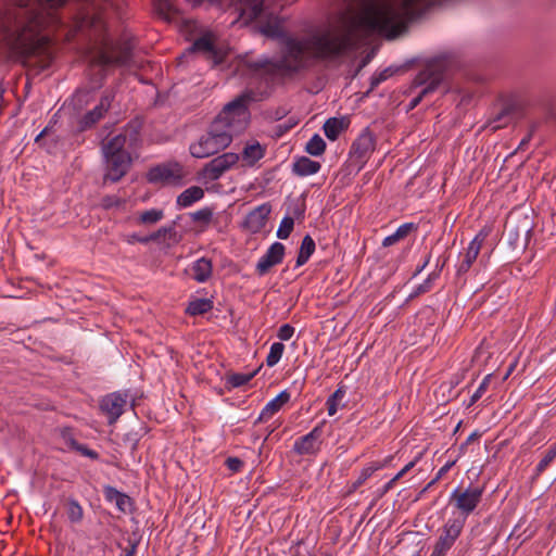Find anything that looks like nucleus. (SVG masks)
Masks as SVG:
<instances>
[{
	"mask_svg": "<svg viewBox=\"0 0 556 556\" xmlns=\"http://www.w3.org/2000/svg\"><path fill=\"white\" fill-rule=\"evenodd\" d=\"M422 14L421 0H366L353 26L376 31L391 39Z\"/></svg>",
	"mask_w": 556,
	"mask_h": 556,
	"instance_id": "nucleus-1",
	"label": "nucleus"
},
{
	"mask_svg": "<svg viewBox=\"0 0 556 556\" xmlns=\"http://www.w3.org/2000/svg\"><path fill=\"white\" fill-rule=\"evenodd\" d=\"M345 38L337 29L316 35L309 40L287 39L285 42V66L296 70L313 58H326L339 53Z\"/></svg>",
	"mask_w": 556,
	"mask_h": 556,
	"instance_id": "nucleus-2",
	"label": "nucleus"
},
{
	"mask_svg": "<svg viewBox=\"0 0 556 556\" xmlns=\"http://www.w3.org/2000/svg\"><path fill=\"white\" fill-rule=\"evenodd\" d=\"M126 136L116 135L102 147L104 174L103 180L117 182L130 168V154L125 150Z\"/></svg>",
	"mask_w": 556,
	"mask_h": 556,
	"instance_id": "nucleus-3",
	"label": "nucleus"
},
{
	"mask_svg": "<svg viewBox=\"0 0 556 556\" xmlns=\"http://www.w3.org/2000/svg\"><path fill=\"white\" fill-rule=\"evenodd\" d=\"M250 100L251 97L248 93L237 97L224 106L223 111L213 123L218 124V127H223L230 131L231 136L242 131L245 129L250 121V113L248 110V103Z\"/></svg>",
	"mask_w": 556,
	"mask_h": 556,
	"instance_id": "nucleus-4",
	"label": "nucleus"
},
{
	"mask_svg": "<svg viewBox=\"0 0 556 556\" xmlns=\"http://www.w3.org/2000/svg\"><path fill=\"white\" fill-rule=\"evenodd\" d=\"M231 141L230 131L212 123L207 132L190 144L189 152L195 159H205L225 150Z\"/></svg>",
	"mask_w": 556,
	"mask_h": 556,
	"instance_id": "nucleus-5",
	"label": "nucleus"
},
{
	"mask_svg": "<svg viewBox=\"0 0 556 556\" xmlns=\"http://www.w3.org/2000/svg\"><path fill=\"white\" fill-rule=\"evenodd\" d=\"M187 176L188 172L176 161L159 164L147 173L149 182L173 187H181Z\"/></svg>",
	"mask_w": 556,
	"mask_h": 556,
	"instance_id": "nucleus-6",
	"label": "nucleus"
},
{
	"mask_svg": "<svg viewBox=\"0 0 556 556\" xmlns=\"http://www.w3.org/2000/svg\"><path fill=\"white\" fill-rule=\"evenodd\" d=\"M464 527L465 517L451 516L447 518L439 530V536L433 545L430 556H446L462 535Z\"/></svg>",
	"mask_w": 556,
	"mask_h": 556,
	"instance_id": "nucleus-7",
	"label": "nucleus"
},
{
	"mask_svg": "<svg viewBox=\"0 0 556 556\" xmlns=\"http://www.w3.org/2000/svg\"><path fill=\"white\" fill-rule=\"evenodd\" d=\"M240 154L225 152L207 162L199 173V179L203 182L218 180L227 172L240 167Z\"/></svg>",
	"mask_w": 556,
	"mask_h": 556,
	"instance_id": "nucleus-8",
	"label": "nucleus"
},
{
	"mask_svg": "<svg viewBox=\"0 0 556 556\" xmlns=\"http://www.w3.org/2000/svg\"><path fill=\"white\" fill-rule=\"evenodd\" d=\"M483 490L479 486H468L465 490L455 489L451 498L455 502V507L459 510L458 515L453 517H467L477 508L482 497Z\"/></svg>",
	"mask_w": 556,
	"mask_h": 556,
	"instance_id": "nucleus-9",
	"label": "nucleus"
},
{
	"mask_svg": "<svg viewBox=\"0 0 556 556\" xmlns=\"http://www.w3.org/2000/svg\"><path fill=\"white\" fill-rule=\"evenodd\" d=\"M492 228L489 225L482 227L473 239L469 242L462 262L458 265V273H467L472 264L476 262L483 242L491 233Z\"/></svg>",
	"mask_w": 556,
	"mask_h": 556,
	"instance_id": "nucleus-10",
	"label": "nucleus"
},
{
	"mask_svg": "<svg viewBox=\"0 0 556 556\" xmlns=\"http://www.w3.org/2000/svg\"><path fill=\"white\" fill-rule=\"evenodd\" d=\"M375 136L368 129H364L352 146L351 155L359 166H363L375 151Z\"/></svg>",
	"mask_w": 556,
	"mask_h": 556,
	"instance_id": "nucleus-11",
	"label": "nucleus"
},
{
	"mask_svg": "<svg viewBox=\"0 0 556 556\" xmlns=\"http://www.w3.org/2000/svg\"><path fill=\"white\" fill-rule=\"evenodd\" d=\"M126 403V395L113 392L101 400L100 408L108 416L109 422L114 424L124 413Z\"/></svg>",
	"mask_w": 556,
	"mask_h": 556,
	"instance_id": "nucleus-12",
	"label": "nucleus"
},
{
	"mask_svg": "<svg viewBox=\"0 0 556 556\" xmlns=\"http://www.w3.org/2000/svg\"><path fill=\"white\" fill-rule=\"evenodd\" d=\"M285 256V245L280 242H274L265 252V254L258 260L256 264V271L263 276L269 271V269L280 264Z\"/></svg>",
	"mask_w": 556,
	"mask_h": 556,
	"instance_id": "nucleus-13",
	"label": "nucleus"
},
{
	"mask_svg": "<svg viewBox=\"0 0 556 556\" xmlns=\"http://www.w3.org/2000/svg\"><path fill=\"white\" fill-rule=\"evenodd\" d=\"M270 212L271 206L269 203H263L254 207L245 216L242 224L243 228L252 233L258 232L266 225Z\"/></svg>",
	"mask_w": 556,
	"mask_h": 556,
	"instance_id": "nucleus-14",
	"label": "nucleus"
},
{
	"mask_svg": "<svg viewBox=\"0 0 556 556\" xmlns=\"http://www.w3.org/2000/svg\"><path fill=\"white\" fill-rule=\"evenodd\" d=\"M266 148L258 141L248 142L240 154V168L253 167L265 156Z\"/></svg>",
	"mask_w": 556,
	"mask_h": 556,
	"instance_id": "nucleus-15",
	"label": "nucleus"
},
{
	"mask_svg": "<svg viewBox=\"0 0 556 556\" xmlns=\"http://www.w3.org/2000/svg\"><path fill=\"white\" fill-rule=\"evenodd\" d=\"M201 52L205 55L207 61H211L214 65L219 63V58L217 56V53L214 49L213 39L211 34H205L198 40H195L192 46H190L186 53L181 55V58H185L187 54Z\"/></svg>",
	"mask_w": 556,
	"mask_h": 556,
	"instance_id": "nucleus-16",
	"label": "nucleus"
},
{
	"mask_svg": "<svg viewBox=\"0 0 556 556\" xmlns=\"http://www.w3.org/2000/svg\"><path fill=\"white\" fill-rule=\"evenodd\" d=\"M320 435V429L315 427L311 432L303 435L294 442L293 450L300 455L314 454L317 452V439Z\"/></svg>",
	"mask_w": 556,
	"mask_h": 556,
	"instance_id": "nucleus-17",
	"label": "nucleus"
},
{
	"mask_svg": "<svg viewBox=\"0 0 556 556\" xmlns=\"http://www.w3.org/2000/svg\"><path fill=\"white\" fill-rule=\"evenodd\" d=\"M290 401V393L288 391H281L273 400H270L262 409L256 422L266 421L278 413L285 404Z\"/></svg>",
	"mask_w": 556,
	"mask_h": 556,
	"instance_id": "nucleus-18",
	"label": "nucleus"
},
{
	"mask_svg": "<svg viewBox=\"0 0 556 556\" xmlns=\"http://www.w3.org/2000/svg\"><path fill=\"white\" fill-rule=\"evenodd\" d=\"M104 496L108 502L113 503L122 513L130 511L132 508L131 498L113 486H104Z\"/></svg>",
	"mask_w": 556,
	"mask_h": 556,
	"instance_id": "nucleus-19",
	"label": "nucleus"
},
{
	"mask_svg": "<svg viewBox=\"0 0 556 556\" xmlns=\"http://www.w3.org/2000/svg\"><path fill=\"white\" fill-rule=\"evenodd\" d=\"M213 273V265L211 260L201 257L194 261L190 267V275L199 283L206 282Z\"/></svg>",
	"mask_w": 556,
	"mask_h": 556,
	"instance_id": "nucleus-20",
	"label": "nucleus"
},
{
	"mask_svg": "<svg viewBox=\"0 0 556 556\" xmlns=\"http://www.w3.org/2000/svg\"><path fill=\"white\" fill-rule=\"evenodd\" d=\"M350 121L345 116L330 117L324 124L325 136L334 141L349 127Z\"/></svg>",
	"mask_w": 556,
	"mask_h": 556,
	"instance_id": "nucleus-21",
	"label": "nucleus"
},
{
	"mask_svg": "<svg viewBox=\"0 0 556 556\" xmlns=\"http://www.w3.org/2000/svg\"><path fill=\"white\" fill-rule=\"evenodd\" d=\"M320 163L307 156L298 157L292 165V170L300 177H306L319 172Z\"/></svg>",
	"mask_w": 556,
	"mask_h": 556,
	"instance_id": "nucleus-22",
	"label": "nucleus"
},
{
	"mask_svg": "<svg viewBox=\"0 0 556 556\" xmlns=\"http://www.w3.org/2000/svg\"><path fill=\"white\" fill-rule=\"evenodd\" d=\"M204 198V190L199 186H192L184 190L176 199V205L180 208L191 206Z\"/></svg>",
	"mask_w": 556,
	"mask_h": 556,
	"instance_id": "nucleus-23",
	"label": "nucleus"
},
{
	"mask_svg": "<svg viewBox=\"0 0 556 556\" xmlns=\"http://www.w3.org/2000/svg\"><path fill=\"white\" fill-rule=\"evenodd\" d=\"M110 106V100L108 98H103L100 103L91 111H89L80 121V128L86 129L97 123L108 111Z\"/></svg>",
	"mask_w": 556,
	"mask_h": 556,
	"instance_id": "nucleus-24",
	"label": "nucleus"
},
{
	"mask_svg": "<svg viewBox=\"0 0 556 556\" xmlns=\"http://www.w3.org/2000/svg\"><path fill=\"white\" fill-rule=\"evenodd\" d=\"M386 463H371L365 466L357 479L351 484L349 492H355L367 479H369L376 471L382 469Z\"/></svg>",
	"mask_w": 556,
	"mask_h": 556,
	"instance_id": "nucleus-25",
	"label": "nucleus"
},
{
	"mask_svg": "<svg viewBox=\"0 0 556 556\" xmlns=\"http://www.w3.org/2000/svg\"><path fill=\"white\" fill-rule=\"evenodd\" d=\"M414 228L415 225L413 223H405L401 225L392 235H389L383 239L382 245L388 248L397 243L400 240L404 239Z\"/></svg>",
	"mask_w": 556,
	"mask_h": 556,
	"instance_id": "nucleus-26",
	"label": "nucleus"
},
{
	"mask_svg": "<svg viewBox=\"0 0 556 556\" xmlns=\"http://www.w3.org/2000/svg\"><path fill=\"white\" fill-rule=\"evenodd\" d=\"M213 307V302L210 299H195L190 301L186 312L192 316L204 314L211 311Z\"/></svg>",
	"mask_w": 556,
	"mask_h": 556,
	"instance_id": "nucleus-27",
	"label": "nucleus"
},
{
	"mask_svg": "<svg viewBox=\"0 0 556 556\" xmlns=\"http://www.w3.org/2000/svg\"><path fill=\"white\" fill-rule=\"evenodd\" d=\"M325 149H326V142L318 134H315L307 141L306 147H305V151L313 156L321 155L325 152Z\"/></svg>",
	"mask_w": 556,
	"mask_h": 556,
	"instance_id": "nucleus-28",
	"label": "nucleus"
},
{
	"mask_svg": "<svg viewBox=\"0 0 556 556\" xmlns=\"http://www.w3.org/2000/svg\"><path fill=\"white\" fill-rule=\"evenodd\" d=\"M285 352V345L281 342H274L266 357V365L268 367H274L279 363Z\"/></svg>",
	"mask_w": 556,
	"mask_h": 556,
	"instance_id": "nucleus-29",
	"label": "nucleus"
},
{
	"mask_svg": "<svg viewBox=\"0 0 556 556\" xmlns=\"http://www.w3.org/2000/svg\"><path fill=\"white\" fill-rule=\"evenodd\" d=\"M345 395V390L343 388H338L328 399H327V409L328 415L333 416L337 414L340 402Z\"/></svg>",
	"mask_w": 556,
	"mask_h": 556,
	"instance_id": "nucleus-30",
	"label": "nucleus"
},
{
	"mask_svg": "<svg viewBox=\"0 0 556 556\" xmlns=\"http://www.w3.org/2000/svg\"><path fill=\"white\" fill-rule=\"evenodd\" d=\"M164 217V212L159 208H151L140 213L139 222L141 224L153 225Z\"/></svg>",
	"mask_w": 556,
	"mask_h": 556,
	"instance_id": "nucleus-31",
	"label": "nucleus"
},
{
	"mask_svg": "<svg viewBox=\"0 0 556 556\" xmlns=\"http://www.w3.org/2000/svg\"><path fill=\"white\" fill-rule=\"evenodd\" d=\"M556 458V442L549 446V448L545 452L542 459L535 467L536 476H540L548 465Z\"/></svg>",
	"mask_w": 556,
	"mask_h": 556,
	"instance_id": "nucleus-32",
	"label": "nucleus"
},
{
	"mask_svg": "<svg viewBox=\"0 0 556 556\" xmlns=\"http://www.w3.org/2000/svg\"><path fill=\"white\" fill-rule=\"evenodd\" d=\"M175 236V229L174 227H161L159 228L155 232L149 235V236H146L143 238H139L138 241L140 243H148L150 241H159L161 240L162 238H165L166 236Z\"/></svg>",
	"mask_w": 556,
	"mask_h": 556,
	"instance_id": "nucleus-33",
	"label": "nucleus"
},
{
	"mask_svg": "<svg viewBox=\"0 0 556 556\" xmlns=\"http://www.w3.org/2000/svg\"><path fill=\"white\" fill-rule=\"evenodd\" d=\"M294 227V219L291 216H285L277 229V237L279 239H287L292 232Z\"/></svg>",
	"mask_w": 556,
	"mask_h": 556,
	"instance_id": "nucleus-34",
	"label": "nucleus"
},
{
	"mask_svg": "<svg viewBox=\"0 0 556 556\" xmlns=\"http://www.w3.org/2000/svg\"><path fill=\"white\" fill-rule=\"evenodd\" d=\"M83 507L75 500H71L67 505V517L72 522H79L83 519Z\"/></svg>",
	"mask_w": 556,
	"mask_h": 556,
	"instance_id": "nucleus-35",
	"label": "nucleus"
},
{
	"mask_svg": "<svg viewBox=\"0 0 556 556\" xmlns=\"http://www.w3.org/2000/svg\"><path fill=\"white\" fill-rule=\"evenodd\" d=\"M439 83H440L439 78H437V77H435V78H433V79H432V80L427 85V87H425V88L421 90L420 94H419L418 97L414 98V99L410 101L409 108H410V109L416 108V106L419 104V102L421 101V99H422V97H424V96H426V94H428V93H430V92H433V91L437 89V87H438Z\"/></svg>",
	"mask_w": 556,
	"mask_h": 556,
	"instance_id": "nucleus-36",
	"label": "nucleus"
},
{
	"mask_svg": "<svg viewBox=\"0 0 556 556\" xmlns=\"http://www.w3.org/2000/svg\"><path fill=\"white\" fill-rule=\"evenodd\" d=\"M254 375H255V372H251V374H233V375L229 376L228 383L232 388H239V387L244 386L245 383H248L254 377Z\"/></svg>",
	"mask_w": 556,
	"mask_h": 556,
	"instance_id": "nucleus-37",
	"label": "nucleus"
},
{
	"mask_svg": "<svg viewBox=\"0 0 556 556\" xmlns=\"http://www.w3.org/2000/svg\"><path fill=\"white\" fill-rule=\"evenodd\" d=\"M154 8L164 18H170L173 12V4L170 0H154Z\"/></svg>",
	"mask_w": 556,
	"mask_h": 556,
	"instance_id": "nucleus-38",
	"label": "nucleus"
},
{
	"mask_svg": "<svg viewBox=\"0 0 556 556\" xmlns=\"http://www.w3.org/2000/svg\"><path fill=\"white\" fill-rule=\"evenodd\" d=\"M492 374H488L470 397V404L476 403L486 391L491 382Z\"/></svg>",
	"mask_w": 556,
	"mask_h": 556,
	"instance_id": "nucleus-39",
	"label": "nucleus"
},
{
	"mask_svg": "<svg viewBox=\"0 0 556 556\" xmlns=\"http://www.w3.org/2000/svg\"><path fill=\"white\" fill-rule=\"evenodd\" d=\"M213 217V212L208 207L201 208L191 214V218L195 222H203L204 224H208Z\"/></svg>",
	"mask_w": 556,
	"mask_h": 556,
	"instance_id": "nucleus-40",
	"label": "nucleus"
},
{
	"mask_svg": "<svg viewBox=\"0 0 556 556\" xmlns=\"http://www.w3.org/2000/svg\"><path fill=\"white\" fill-rule=\"evenodd\" d=\"M262 34L269 38H278L282 35V29L279 23H275L274 25H266L261 28Z\"/></svg>",
	"mask_w": 556,
	"mask_h": 556,
	"instance_id": "nucleus-41",
	"label": "nucleus"
},
{
	"mask_svg": "<svg viewBox=\"0 0 556 556\" xmlns=\"http://www.w3.org/2000/svg\"><path fill=\"white\" fill-rule=\"evenodd\" d=\"M71 446L79 452L81 455L87 456L91 459L98 458V453L93 450L88 448L86 445L78 444L75 440H71Z\"/></svg>",
	"mask_w": 556,
	"mask_h": 556,
	"instance_id": "nucleus-42",
	"label": "nucleus"
},
{
	"mask_svg": "<svg viewBox=\"0 0 556 556\" xmlns=\"http://www.w3.org/2000/svg\"><path fill=\"white\" fill-rule=\"evenodd\" d=\"M315 251V242L313 238L308 235H306L301 243L300 252L304 253L305 255L312 256V254Z\"/></svg>",
	"mask_w": 556,
	"mask_h": 556,
	"instance_id": "nucleus-43",
	"label": "nucleus"
},
{
	"mask_svg": "<svg viewBox=\"0 0 556 556\" xmlns=\"http://www.w3.org/2000/svg\"><path fill=\"white\" fill-rule=\"evenodd\" d=\"M118 62H119V59L113 58L105 52H101L94 60L93 65L102 66V65H109V64L118 63Z\"/></svg>",
	"mask_w": 556,
	"mask_h": 556,
	"instance_id": "nucleus-44",
	"label": "nucleus"
},
{
	"mask_svg": "<svg viewBox=\"0 0 556 556\" xmlns=\"http://www.w3.org/2000/svg\"><path fill=\"white\" fill-rule=\"evenodd\" d=\"M293 334H294V328L289 324H285V325L280 326L277 336L281 341H288L293 337Z\"/></svg>",
	"mask_w": 556,
	"mask_h": 556,
	"instance_id": "nucleus-45",
	"label": "nucleus"
},
{
	"mask_svg": "<svg viewBox=\"0 0 556 556\" xmlns=\"http://www.w3.org/2000/svg\"><path fill=\"white\" fill-rule=\"evenodd\" d=\"M226 465L228 469H230L233 472H237L241 469L243 463L238 457H228L226 460Z\"/></svg>",
	"mask_w": 556,
	"mask_h": 556,
	"instance_id": "nucleus-46",
	"label": "nucleus"
},
{
	"mask_svg": "<svg viewBox=\"0 0 556 556\" xmlns=\"http://www.w3.org/2000/svg\"><path fill=\"white\" fill-rule=\"evenodd\" d=\"M437 278V275L433 274V275H430L425 281L424 283H421L420 286H418L417 290L415 291V294H419V293H422V292H426L430 289L431 285H432V281Z\"/></svg>",
	"mask_w": 556,
	"mask_h": 556,
	"instance_id": "nucleus-47",
	"label": "nucleus"
},
{
	"mask_svg": "<svg viewBox=\"0 0 556 556\" xmlns=\"http://www.w3.org/2000/svg\"><path fill=\"white\" fill-rule=\"evenodd\" d=\"M455 462H448L443 467H441L437 473V477L429 483L428 486L434 484L438 480H440L453 466Z\"/></svg>",
	"mask_w": 556,
	"mask_h": 556,
	"instance_id": "nucleus-48",
	"label": "nucleus"
},
{
	"mask_svg": "<svg viewBox=\"0 0 556 556\" xmlns=\"http://www.w3.org/2000/svg\"><path fill=\"white\" fill-rule=\"evenodd\" d=\"M420 455L417 456L414 460L409 462L408 464H406L395 476L394 478L396 480H400L407 471H409L415 465L416 463L418 462Z\"/></svg>",
	"mask_w": 556,
	"mask_h": 556,
	"instance_id": "nucleus-49",
	"label": "nucleus"
},
{
	"mask_svg": "<svg viewBox=\"0 0 556 556\" xmlns=\"http://www.w3.org/2000/svg\"><path fill=\"white\" fill-rule=\"evenodd\" d=\"M309 257H311L309 255H305L304 253L299 251V254L296 257V267L304 265L309 260Z\"/></svg>",
	"mask_w": 556,
	"mask_h": 556,
	"instance_id": "nucleus-50",
	"label": "nucleus"
},
{
	"mask_svg": "<svg viewBox=\"0 0 556 556\" xmlns=\"http://www.w3.org/2000/svg\"><path fill=\"white\" fill-rule=\"evenodd\" d=\"M309 257H311L309 255H305L304 253L299 251V254L296 257V267L304 265L309 260Z\"/></svg>",
	"mask_w": 556,
	"mask_h": 556,
	"instance_id": "nucleus-51",
	"label": "nucleus"
},
{
	"mask_svg": "<svg viewBox=\"0 0 556 556\" xmlns=\"http://www.w3.org/2000/svg\"><path fill=\"white\" fill-rule=\"evenodd\" d=\"M396 481H397V480H396L394 477H393L390 481H388V482L383 485V488H382V490H381V492H380V495L382 496V495H384L389 490H391V489L393 488V485H394V483H395Z\"/></svg>",
	"mask_w": 556,
	"mask_h": 556,
	"instance_id": "nucleus-52",
	"label": "nucleus"
},
{
	"mask_svg": "<svg viewBox=\"0 0 556 556\" xmlns=\"http://www.w3.org/2000/svg\"><path fill=\"white\" fill-rule=\"evenodd\" d=\"M391 75H392V71L390 68H386L382 73H380L379 78L377 80L378 81L384 80L388 77H390Z\"/></svg>",
	"mask_w": 556,
	"mask_h": 556,
	"instance_id": "nucleus-53",
	"label": "nucleus"
},
{
	"mask_svg": "<svg viewBox=\"0 0 556 556\" xmlns=\"http://www.w3.org/2000/svg\"><path fill=\"white\" fill-rule=\"evenodd\" d=\"M427 78H428V75L427 73H420L417 77H416V84L418 85H421V84H425L427 81Z\"/></svg>",
	"mask_w": 556,
	"mask_h": 556,
	"instance_id": "nucleus-54",
	"label": "nucleus"
},
{
	"mask_svg": "<svg viewBox=\"0 0 556 556\" xmlns=\"http://www.w3.org/2000/svg\"><path fill=\"white\" fill-rule=\"evenodd\" d=\"M516 365H517V359L513 364H510V366L507 368V370L503 377L504 380H506L511 375V372L515 370Z\"/></svg>",
	"mask_w": 556,
	"mask_h": 556,
	"instance_id": "nucleus-55",
	"label": "nucleus"
},
{
	"mask_svg": "<svg viewBox=\"0 0 556 556\" xmlns=\"http://www.w3.org/2000/svg\"><path fill=\"white\" fill-rule=\"evenodd\" d=\"M479 437V433L477 431L472 432L466 440V442L462 445V448L467 445L469 442H471L472 440H475L476 438Z\"/></svg>",
	"mask_w": 556,
	"mask_h": 556,
	"instance_id": "nucleus-56",
	"label": "nucleus"
},
{
	"mask_svg": "<svg viewBox=\"0 0 556 556\" xmlns=\"http://www.w3.org/2000/svg\"><path fill=\"white\" fill-rule=\"evenodd\" d=\"M139 238H140V237H139V236H137V235H131V236H129V238H128V240H127V241H128L129 243H132V242H139V241H138V239H139Z\"/></svg>",
	"mask_w": 556,
	"mask_h": 556,
	"instance_id": "nucleus-57",
	"label": "nucleus"
},
{
	"mask_svg": "<svg viewBox=\"0 0 556 556\" xmlns=\"http://www.w3.org/2000/svg\"><path fill=\"white\" fill-rule=\"evenodd\" d=\"M48 128H45L41 130V132L36 137L35 141L38 142L41 137H43L47 134Z\"/></svg>",
	"mask_w": 556,
	"mask_h": 556,
	"instance_id": "nucleus-58",
	"label": "nucleus"
},
{
	"mask_svg": "<svg viewBox=\"0 0 556 556\" xmlns=\"http://www.w3.org/2000/svg\"><path fill=\"white\" fill-rule=\"evenodd\" d=\"M428 262H429V257L424 262V264L421 265V267L419 268L418 271H421L428 265Z\"/></svg>",
	"mask_w": 556,
	"mask_h": 556,
	"instance_id": "nucleus-59",
	"label": "nucleus"
},
{
	"mask_svg": "<svg viewBox=\"0 0 556 556\" xmlns=\"http://www.w3.org/2000/svg\"><path fill=\"white\" fill-rule=\"evenodd\" d=\"M193 25H194V23L188 22V23H186L185 27H189V26H193Z\"/></svg>",
	"mask_w": 556,
	"mask_h": 556,
	"instance_id": "nucleus-60",
	"label": "nucleus"
}]
</instances>
